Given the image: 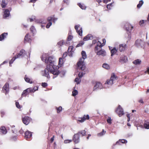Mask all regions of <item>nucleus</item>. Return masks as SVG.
Masks as SVG:
<instances>
[{
  "instance_id": "f257e3e1",
  "label": "nucleus",
  "mask_w": 149,
  "mask_h": 149,
  "mask_svg": "<svg viewBox=\"0 0 149 149\" xmlns=\"http://www.w3.org/2000/svg\"><path fill=\"white\" fill-rule=\"evenodd\" d=\"M117 79V76L114 74H112L110 79L107 80L104 84V88H107L111 86Z\"/></svg>"
},
{
  "instance_id": "f03ea898",
  "label": "nucleus",
  "mask_w": 149,
  "mask_h": 149,
  "mask_svg": "<svg viewBox=\"0 0 149 149\" xmlns=\"http://www.w3.org/2000/svg\"><path fill=\"white\" fill-rule=\"evenodd\" d=\"M45 58V57L43 56V57L42 58V61L45 60V63L47 64L49 63V64H47V65H49L50 66V67H52V68L54 69V67H55V65H54V64L55 62L54 58L52 56H49L47 58Z\"/></svg>"
},
{
  "instance_id": "7ed1b4c3",
  "label": "nucleus",
  "mask_w": 149,
  "mask_h": 149,
  "mask_svg": "<svg viewBox=\"0 0 149 149\" xmlns=\"http://www.w3.org/2000/svg\"><path fill=\"white\" fill-rule=\"evenodd\" d=\"M77 68L82 70H84L86 68L85 63L83 59H80V60L77 63Z\"/></svg>"
},
{
  "instance_id": "20e7f679",
  "label": "nucleus",
  "mask_w": 149,
  "mask_h": 149,
  "mask_svg": "<svg viewBox=\"0 0 149 149\" xmlns=\"http://www.w3.org/2000/svg\"><path fill=\"white\" fill-rule=\"evenodd\" d=\"M49 69H51L50 66L49 65H47L46 68L45 69L44 71H43V73H42V75L45 76L47 78L49 77V72H50Z\"/></svg>"
},
{
  "instance_id": "39448f33",
  "label": "nucleus",
  "mask_w": 149,
  "mask_h": 149,
  "mask_svg": "<svg viewBox=\"0 0 149 149\" xmlns=\"http://www.w3.org/2000/svg\"><path fill=\"white\" fill-rule=\"evenodd\" d=\"M26 55L25 51L24 49H22L20 50L19 53L16 56V58H22Z\"/></svg>"
},
{
  "instance_id": "423d86ee",
  "label": "nucleus",
  "mask_w": 149,
  "mask_h": 149,
  "mask_svg": "<svg viewBox=\"0 0 149 149\" xmlns=\"http://www.w3.org/2000/svg\"><path fill=\"white\" fill-rule=\"evenodd\" d=\"M116 112L118 114V116L120 117L124 114V113L122 108L120 105H119L118 107L116 110Z\"/></svg>"
},
{
  "instance_id": "0eeeda50",
  "label": "nucleus",
  "mask_w": 149,
  "mask_h": 149,
  "mask_svg": "<svg viewBox=\"0 0 149 149\" xmlns=\"http://www.w3.org/2000/svg\"><path fill=\"white\" fill-rule=\"evenodd\" d=\"M79 25H76L75 26V29L78 34L80 36H82V28H80L79 30H78V28L79 27Z\"/></svg>"
},
{
  "instance_id": "6e6552de",
  "label": "nucleus",
  "mask_w": 149,
  "mask_h": 149,
  "mask_svg": "<svg viewBox=\"0 0 149 149\" xmlns=\"http://www.w3.org/2000/svg\"><path fill=\"white\" fill-rule=\"evenodd\" d=\"M127 60V57L124 55H122L120 56V62L122 63H124L126 62Z\"/></svg>"
},
{
  "instance_id": "1a4fd4ad",
  "label": "nucleus",
  "mask_w": 149,
  "mask_h": 149,
  "mask_svg": "<svg viewBox=\"0 0 149 149\" xmlns=\"http://www.w3.org/2000/svg\"><path fill=\"white\" fill-rule=\"evenodd\" d=\"M54 69L53 68H52V67H51V69H49L50 72L53 74L54 75H58L59 74V72L58 71L56 70H55V68H56V67L55 66V67H54Z\"/></svg>"
},
{
  "instance_id": "9d476101",
  "label": "nucleus",
  "mask_w": 149,
  "mask_h": 149,
  "mask_svg": "<svg viewBox=\"0 0 149 149\" xmlns=\"http://www.w3.org/2000/svg\"><path fill=\"white\" fill-rule=\"evenodd\" d=\"M79 134H75L73 137V140L75 143H77L79 141Z\"/></svg>"
},
{
  "instance_id": "9b49d317",
  "label": "nucleus",
  "mask_w": 149,
  "mask_h": 149,
  "mask_svg": "<svg viewBox=\"0 0 149 149\" xmlns=\"http://www.w3.org/2000/svg\"><path fill=\"white\" fill-rule=\"evenodd\" d=\"M97 55H102V56H104L106 55V52L105 51L102 49L100 50L99 51L98 50L97 51V52H95Z\"/></svg>"
},
{
  "instance_id": "f8f14e48",
  "label": "nucleus",
  "mask_w": 149,
  "mask_h": 149,
  "mask_svg": "<svg viewBox=\"0 0 149 149\" xmlns=\"http://www.w3.org/2000/svg\"><path fill=\"white\" fill-rule=\"evenodd\" d=\"M127 48V45L125 44H120L119 45V50L120 52L125 50Z\"/></svg>"
},
{
  "instance_id": "ddd939ff",
  "label": "nucleus",
  "mask_w": 149,
  "mask_h": 149,
  "mask_svg": "<svg viewBox=\"0 0 149 149\" xmlns=\"http://www.w3.org/2000/svg\"><path fill=\"white\" fill-rule=\"evenodd\" d=\"M3 90L5 94H6L9 91V84L6 83L3 87Z\"/></svg>"
},
{
  "instance_id": "4468645a",
  "label": "nucleus",
  "mask_w": 149,
  "mask_h": 149,
  "mask_svg": "<svg viewBox=\"0 0 149 149\" xmlns=\"http://www.w3.org/2000/svg\"><path fill=\"white\" fill-rule=\"evenodd\" d=\"M22 119L24 123L27 125L29 123L30 118L26 116L24 118H22Z\"/></svg>"
},
{
  "instance_id": "2eb2a0df",
  "label": "nucleus",
  "mask_w": 149,
  "mask_h": 149,
  "mask_svg": "<svg viewBox=\"0 0 149 149\" xmlns=\"http://www.w3.org/2000/svg\"><path fill=\"white\" fill-rule=\"evenodd\" d=\"M126 29L127 31L130 32L132 29L133 27L130 24L127 23L125 25Z\"/></svg>"
},
{
  "instance_id": "dca6fc26",
  "label": "nucleus",
  "mask_w": 149,
  "mask_h": 149,
  "mask_svg": "<svg viewBox=\"0 0 149 149\" xmlns=\"http://www.w3.org/2000/svg\"><path fill=\"white\" fill-rule=\"evenodd\" d=\"M32 136L31 132L29 131H26L25 133V137L26 139L30 138Z\"/></svg>"
},
{
  "instance_id": "f3484780",
  "label": "nucleus",
  "mask_w": 149,
  "mask_h": 149,
  "mask_svg": "<svg viewBox=\"0 0 149 149\" xmlns=\"http://www.w3.org/2000/svg\"><path fill=\"white\" fill-rule=\"evenodd\" d=\"M144 44V42L141 40H138L136 41V44L137 46H140L142 47Z\"/></svg>"
},
{
  "instance_id": "a211bd4d",
  "label": "nucleus",
  "mask_w": 149,
  "mask_h": 149,
  "mask_svg": "<svg viewBox=\"0 0 149 149\" xmlns=\"http://www.w3.org/2000/svg\"><path fill=\"white\" fill-rule=\"evenodd\" d=\"M103 46L102 44H101V43L98 41L97 42V45L95 47V52H97V51L99 50L98 47H99L100 48H101Z\"/></svg>"
},
{
  "instance_id": "6ab92c4d",
  "label": "nucleus",
  "mask_w": 149,
  "mask_h": 149,
  "mask_svg": "<svg viewBox=\"0 0 149 149\" xmlns=\"http://www.w3.org/2000/svg\"><path fill=\"white\" fill-rule=\"evenodd\" d=\"M10 15V12L9 10L8 9H6L4 12V14L3 15V17L4 19L6 18L7 17H8Z\"/></svg>"
},
{
  "instance_id": "aec40b11",
  "label": "nucleus",
  "mask_w": 149,
  "mask_h": 149,
  "mask_svg": "<svg viewBox=\"0 0 149 149\" xmlns=\"http://www.w3.org/2000/svg\"><path fill=\"white\" fill-rule=\"evenodd\" d=\"M89 119V116L88 115L86 116L84 115L83 118H82L81 120H77V122H79L81 123L84 122L86 119Z\"/></svg>"
},
{
  "instance_id": "412c9836",
  "label": "nucleus",
  "mask_w": 149,
  "mask_h": 149,
  "mask_svg": "<svg viewBox=\"0 0 149 149\" xmlns=\"http://www.w3.org/2000/svg\"><path fill=\"white\" fill-rule=\"evenodd\" d=\"M97 88H99L100 89L102 88V84L100 83H96L94 87L93 90H95Z\"/></svg>"
},
{
  "instance_id": "4be33fe9",
  "label": "nucleus",
  "mask_w": 149,
  "mask_h": 149,
  "mask_svg": "<svg viewBox=\"0 0 149 149\" xmlns=\"http://www.w3.org/2000/svg\"><path fill=\"white\" fill-rule=\"evenodd\" d=\"M93 39V36L91 34H88L84 38L83 40L84 41H86L89 40H91Z\"/></svg>"
},
{
  "instance_id": "5701e85b",
  "label": "nucleus",
  "mask_w": 149,
  "mask_h": 149,
  "mask_svg": "<svg viewBox=\"0 0 149 149\" xmlns=\"http://www.w3.org/2000/svg\"><path fill=\"white\" fill-rule=\"evenodd\" d=\"M0 132L3 134H6L7 131L6 128L4 127H2L0 128Z\"/></svg>"
},
{
  "instance_id": "b1692460",
  "label": "nucleus",
  "mask_w": 149,
  "mask_h": 149,
  "mask_svg": "<svg viewBox=\"0 0 149 149\" xmlns=\"http://www.w3.org/2000/svg\"><path fill=\"white\" fill-rule=\"evenodd\" d=\"M7 4V1L6 0H2L1 2V6L2 8H5Z\"/></svg>"
},
{
  "instance_id": "393cba45",
  "label": "nucleus",
  "mask_w": 149,
  "mask_h": 149,
  "mask_svg": "<svg viewBox=\"0 0 149 149\" xmlns=\"http://www.w3.org/2000/svg\"><path fill=\"white\" fill-rule=\"evenodd\" d=\"M147 22V21L146 20H141L139 22V25L141 26H143L146 24V23Z\"/></svg>"
},
{
  "instance_id": "a878e982",
  "label": "nucleus",
  "mask_w": 149,
  "mask_h": 149,
  "mask_svg": "<svg viewBox=\"0 0 149 149\" xmlns=\"http://www.w3.org/2000/svg\"><path fill=\"white\" fill-rule=\"evenodd\" d=\"M7 35V33H4L1 34V36L0 35V41H1Z\"/></svg>"
},
{
  "instance_id": "bb28decb",
  "label": "nucleus",
  "mask_w": 149,
  "mask_h": 149,
  "mask_svg": "<svg viewBox=\"0 0 149 149\" xmlns=\"http://www.w3.org/2000/svg\"><path fill=\"white\" fill-rule=\"evenodd\" d=\"M81 54L82 56V58H80V59H84H84L86 58L87 57L86 55V52L84 51H82L81 52Z\"/></svg>"
},
{
  "instance_id": "cd10ccee",
  "label": "nucleus",
  "mask_w": 149,
  "mask_h": 149,
  "mask_svg": "<svg viewBox=\"0 0 149 149\" xmlns=\"http://www.w3.org/2000/svg\"><path fill=\"white\" fill-rule=\"evenodd\" d=\"M141 61L139 59L134 60L133 62V63L135 65H139L140 64Z\"/></svg>"
},
{
  "instance_id": "c85d7f7f",
  "label": "nucleus",
  "mask_w": 149,
  "mask_h": 149,
  "mask_svg": "<svg viewBox=\"0 0 149 149\" xmlns=\"http://www.w3.org/2000/svg\"><path fill=\"white\" fill-rule=\"evenodd\" d=\"M24 79L25 81L28 83H29L30 84H31L32 83V81L31 80V79L28 78L26 75H25V77L24 78Z\"/></svg>"
},
{
  "instance_id": "c756f323",
  "label": "nucleus",
  "mask_w": 149,
  "mask_h": 149,
  "mask_svg": "<svg viewBox=\"0 0 149 149\" xmlns=\"http://www.w3.org/2000/svg\"><path fill=\"white\" fill-rule=\"evenodd\" d=\"M102 67L107 69H110V66L108 64L106 63L103 64L102 65Z\"/></svg>"
},
{
  "instance_id": "7c9ffc66",
  "label": "nucleus",
  "mask_w": 149,
  "mask_h": 149,
  "mask_svg": "<svg viewBox=\"0 0 149 149\" xmlns=\"http://www.w3.org/2000/svg\"><path fill=\"white\" fill-rule=\"evenodd\" d=\"M117 51V50L116 48H113L111 50V56L115 54L116 52Z\"/></svg>"
},
{
  "instance_id": "2f4dec72",
  "label": "nucleus",
  "mask_w": 149,
  "mask_h": 149,
  "mask_svg": "<svg viewBox=\"0 0 149 149\" xmlns=\"http://www.w3.org/2000/svg\"><path fill=\"white\" fill-rule=\"evenodd\" d=\"M31 40L30 38L28 37V34H26L24 38L25 41L29 42L31 41Z\"/></svg>"
},
{
  "instance_id": "473e14b6",
  "label": "nucleus",
  "mask_w": 149,
  "mask_h": 149,
  "mask_svg": "<svg viewBox=\"0 0 149 149\" xmlns=\"http://www.w3.org/2000/svg\"><path fill=\"white\" fill-rule=\"evenodd\" d=\"M143 3V0H141L139 1V3L137 5V8H140Z\"/></svg>"
},
{
  "instance_id": "72a5a7b5",
  "label": "nucleus",
  "mask_w": 149,
  "mask_h": 149,
  "mask_svg": "<svg viewBox=\"0 0 149 149\" xmlns=\"http://www.w3.org/2000/svg\"><path fill=\"white\" fill-rule=\"evenodd\" d=\"M86 134V131L84 130H83L79 132L77 134H79V136L81 135H82V136L85 135Z\"/></svg>"
},
{
  "instance_id": "f704fd0d",
  "label": "nucleus",
  "mask_w": 149,
  "mask_h": 149,
  "mask_svg": "<svg viewBox=\"0 0 149 149\" xmlns=\"http://www.w3.org/2000/svg\"><path fill=\"white\" fill-rule=\"evenodd\" d=\"M79 6L82 9L84 10L86 8V6L83 4H81V3H79Z\"/></svg>"
},
{
  "instance_id": "c9c22d12",
  "label": "nucleus",
  "mask_w": 149,
  "mask_h": 149,
  "mask_svg": "<svg viewBox=\"0 0 149 149\" xmlns=\"http://www.w3.org/2000/svg\"><path fill=\"white\" fill-rule=\"evenodd\" d=\"M25 90H27V91H26V92L28 94L30 92H33V90L31 88H27Z\"/></svg>"
},
{
  "instance_id": "e433bc0d",
  "label": "nucleus",
  "mask_w": 149,
  "mask_h": 149,
  "mask_svg": "<svg viewBox=\"0 0 149 149\" xmlns=\"http://www.w3.org/2000/svg\"><path fill=\"white\" fill-rule=\"evenodd\" d=\"M17 58H16V56L15 57H13L12 59L9 62V65L10 66H11V64L12 63L13 61L15 60Z\"/></svg>"
},
{
  "instance_id": "4c0bfd02",
  "label": "nucleus",
  "mask_w": 149,
  "mask_h": 149,
  "mask_svg": "<svg viewBox=\"0 0 149 149\" xmlns=\"http://www.w3.org/2000/svg\"><path fill=\"white\" fill-rule=\"evenodd\" d=\"M78 91L76 90H74L72 92V95L73 96H75L78 94Z\"/></svg>"
},
{
  "instance_id": "58836bf2",
  "label": "nucleus",
  "mask_w": 149,
  "mask_h": 149,
  "mask_svg": "<svg viewBox=\"0 0 149 149\" xmlns=\"http://www.w3.org/2000/svg\"><path fill=\"white\" fill-rule=\"evenodd\" d=\"M62 107L61 106H60L58 107H56V109L57 110V113H59L62 111Z\"/></svg>"
},
{
  "instance_id": "ea45409f",
  "label": "nucleus",
  "mask_w": 149,
  "mask_h": 149,
  "mask_svg": "<svg viewBox=\"0 0 149 149\" xmlns=\"http://www.w3.org/2000/svg\"><path fill=\"white\" fill-rule=\"evenodd\" d=\"M112 3L109 4L107 5V8L108 9L110 10L111 8L113 7V6L112 5Z\"/></svg>"
},
{
  "instance_id": "a19ab883",
  "label": "nucleus",
  "mask_w": 149,
  "mask_h": 149,
  "mask_svg": "<svg viewBox=\"0 0 149 149\" xmlns=\"http://www.w3.org/2000/svg\"><path fill=\"white\" fill-rule=\"evenodd\" d=\"M26 91H27V90H25L23 91L22 94V96H26L27 95L28 93L26 92Z\"/></svg>"
},
{
  "instance_id": "79ce46f5",
  "label": "nucleus",
  "mask_w": 149,
  "mask_h": 149,
  "mask_svg": "<svg viewBox=\"0 0 149 149\" xmlns=\"http://www.w3.org/2000/svg\"><path fill=\"white\" fill-rule=\"evenodd\" d=\"M63 60L62 58H60L59 60V64L61 65H62L63 63Z\"/></svg>"
},
{
  "instance_id": "37998d69",
  "label": "nucleus",
  "mask_w": 149,
  "mask_h": 149,
  "mask_svg": "<svg viewBox=\"0 0 149 149\" xmlns=\"http://www.w3.org/2000/svg\"><path fill=\"white\" fill-rule=\"evenodd\" d=\"M144 127L146 129H149V124L145 123L144 124Z\"/></svg>"
},
{
  "instance_id": "c03bdc74",
  "label": "nucleus",
  "mask_w": 149,
  "mask_h": 149,
  "mask_svg": "<svg viewBox=\"0 0 149 149\" xmlns=\"http://www.w3.org/2000/svg\"><path fill=\"white\" fill-rule=\"evenodd\" d=\"M72 141V140H65L64 141V143H69L71 142Z\"/></svg>"
},
{
  "instance_id": "a18cd8bd",
  "label": "nucleus",
  "mask_w": 149,
  "mask_h": 149,
  "mask_svg": "<svg viewBox=\"0 0 149 149\" xmlns=\"http://www.w3.org/2000/svg\"><path fill=\"white\" fill-rule=\"evenodd\" d=\"M30 31L33 33H34L35 31V29L33 26H32L30 28Z\"/></svg>"
},
{
  "instance_id": "49530a36",
  "label": "nucleus",
  "mask_w": 149,
  "mask_h": 149,
  "mask_svg": "<svg viewBox=\"0 0 149 149\" xmlns=\"http://www.w3.org/2000/svg\"><path fill=\"white\" fill-rule=\"evenodd\" d=\"M73 48V47L72 46L69 47H68V52H71L72 51V50Z\"/></svg>"
},
{
  "instance_id": "de8ad7c7",
  "label": "nucleus",
  "mask_w": 149,
  "mask_h": 149,
  "mask_svg": "<svg viewBox=\"0 0 149 149\" xmlns=\"http://www.w3.org/2000/svg\"><path fill=\"white\" fill-rule=\"evenodd\" d=\"M111 120L110 117H108V119L107 120V121L108 123L111 124Z\"/></svg>"
},
{
  "instance_id": "09e8293b",
  "label": "nucleus",
  "mask_w": 149,
  "mask_h": 149,
  "mask_svg": "<svg viewBox=\"0 0 149 149\" xmlns=\"http://www.w3.org/2000/svg\"><path fill=\"white\" fill-rule=\"evenodd\" d=\"M52 23L51 22H49L46 25V28H49L50 26L52 25Z\"/></svg>"
},
{
  "instance_id": "8fccbe9b",
  "label": "nucleus",
  "mask_w": 149,
  "mask_h": 149,
  "mask_svg": "<svg viewBox=\"0 0 149 149\" xmlns=\"http://www.w3.org/2000/svg\"><path fill=\"white\" fill-rule=\"evenodd\" d=\"M75 81L77 83V84H79V83L80 81V80H79V79L78 78H76L75 80Z\"/></svg>"
},
{
  "instance_id": "3c124183",
  "label": "nucleus",
  "mask_w": 149,
  "mask_h": 149,
  "mask_svg": "<svg viewBox=\"0 0 149 149\" xmlns=\"http://www.w3.org/2000/svg\"><path fill=\"white\" fill-rule=\"evenodd\" d=\"M16 107L17 108H18L19 109H20V108H21L19 104V103L18 102H16Z\"/></svg>"
},
{
  "instance_id": "603ef678",
  "label": "nucleus",
  "mask_w": 149,
  "mask_h": 149,
  "mask_svg": "<svg viewBox=\"0 0 149 149\" xmlns=\"http://www.w3.org/2000/svg\"><path fill=\"white\" fill-rule=\"evenodd\" d=\"M58 45L60 46H62L64 44V42L63 41H60L58 43Z\"/></svg>"
},
{
  "instance_id": "864d4df0",
  "label": "nucleus",
  "mask_w": 149,
  "mask_h": 149,
  "mask_svg": "<svg viewBox=\"0 0 149 149\" xmlns=\"http://www.w3.org/2000/svg\"><path fill=\"white\" fill-rule=\"evenodd\" d=\"M47 85V84L46 83L44 82L42 83V86L44 87H45Z\"/></svg>"
},
{
  "instance_id": "5fc2aeb1",
  "label": "nucleus",
  "mask_w": 149,
  "mask_h": 149,
  "mask_svg": "<svg viewBox=\"0 0 149 149\" xmlns=\"http://www.w3.org/2000/svg\"><path fill=\"white\" fill-rule=\"evenodd\" d=\"M67 53L66 52H65L63 54V58H65L67 56Z\"/></svg>"
},
{
  "instance_id": "6e6d98bb",
  "label": "nucleus",
  "mask_w": 149,
  "mask_h": 149,
  "mask_svg": "<svg viewBox=\"0 0 149 149\" xmlns=\"http://www.w3.org/2000/svg\"><path fill=\"white\" fill-rule=\"evenodd\" d=\"M72 38V36H69L68 38V41L71 40Z\"/></svg>"
},
{
  "instance_id": "4d7b16f0",
  "label": "nucleus",
  "mask_w": 149,
  "mask_h": 149,
  "mask_svg": "<svg viewBox=\"0 0 149 149\" xmlns=\"http://www.w3.org/2000/svg\"><path fill=\"white\" fill-rule=\"evenodd\" d=\"M121 140L122 141H121L120 142L122 143H127V141L125 140L122 139Z\"/></svg>"
},
{
  "instance_id": "13d9d810",
  "label": "nucleus",
  "mask_w": 149,
  "mask_h": 149,
  "mask_svg": "<svg viewBox=\"0 0 149 149\" xmlns=\"http://www.w3.org/2000/svg\"><path fill=\"white\" fill-rule=\"evenodd\" d=\"M83 76V74L82 73H81L80 72L78 74V76L79 78L82 77Z\"/></svg>"
},
{
  "instance_id": "bf43d9fd",
  "label": "nucleus",
  "mask_w": 149,
  "mask_h": 149,
  "mask_svg": "<svg viewBox=\"0 0 149 149\" xmlns=\"http://www.w3.org/2000/svg\"><path fill=\"white\" fill-rule=\"evenodd\" d=\"M84 44V42H81V43H79V44H78L77 45V47H79V46H81L83 45V44Z\"/></svg>"
},
{
  "instance_id": "052dcab7",
  "label": "nucleus",
  "mask_w": 149,
  "mask_h": 149,
  "mask_svg": "<svg viewBox=\"0 0 149 149\" xmlns=\"http://www.w3.org/2000/svg\"><path fill=\"white\" fill-rule=\"evenodd\" d=\"M102 41H103V43H102V45L104 46L105 45V44L106 40L105 39H102Z\"/></svg>"
},
{
  "instance_id": "680f3d73",
  "label": "nucleus",
  "mask_w": 149,
  "mask_h": 149,
  "mask_svg": "<svg viewBox=\"0 0 149 149\" xmlns=\"http://www.w3.org/2000/svg\"><path fill=\"white\" fill-rule=\"evenodd\" d=\"M38 88L37 87H35L33 89H32L33 90V92L36 91L38 90Z\"/></svg>"
},
{
  "instance_id": "e2e57ef3",
  "label": "nucleus",
  "mask_w": 149,
  "mask_h": 149,
  "mask_svg": "<svg viewBox=\"0 0 149 149\" xmlns=\"http://www.w3.org/2000/svg\"><path fill=\"white\" fill-rule=\"evenodd\" d=\"M111 0H103V2L105 3H107L109 1H110Z\"/></svg>"
},
{
  "instance_id": "0e129e2a",
  "label": "nucleus",
  "mask_w": 149,
  "mask_h": 149,
  "mask_svg": "<svg viewBox=\"0 0 149 149\" xmlns=\"http://www.w3.org/2000/svg\"><path fill=\"white\" fill-rule=\"evenodd\" d=\"M35 19L34 16V17L33 18H30V19H29L30 22H32Z\"/></svg>"
},
{
  "instance_id": "69168bd1",
  "label": "nucleus",
  "mask_w": 149,
  "mask_h": 149,
  "mask_svg": "<svg viewBox=\"0 0 149 149\" xmlns=\"http://www.w3.org/2000/svg\"><path fill=\"white\" fill-rule=\"evenodd\" d=\"M52 17H49L47 19V20L49 22L50 21L52 20Z\"/></svg>"
},
{
  "instance_id": "338daca9",
  "label": "nucleus",
  "mask_w": 149,
  "mask_h": 149,
  "mask_svg": "<svg viewBox=\"0 0 149 149\" xmlns=\"http://www.w3.org/2000/svg\"><path fill=\"white\" fill-rule=\"evenodd\" d=\"M104 134L102 133V132H101L100 133L98 134L97 135L99 136H100L103 135Z\"/></svg>"
},
{
  "instance_id": "774afa93",
  "label": "nucleus",
  "mask_w": 149,
  "mask_h": 149,
  "mask_svg": "<svg viewBox=\"0 0 149 149\" xmlns=\"http://www.w3.org/2000/svg\"><path fill=\"white\" fill-rule=\"evenodd\" d=\"M147 22L149 24V14L148 15V17L147 18V19L146 20Z\"/></svg>"
}]
</instances>
